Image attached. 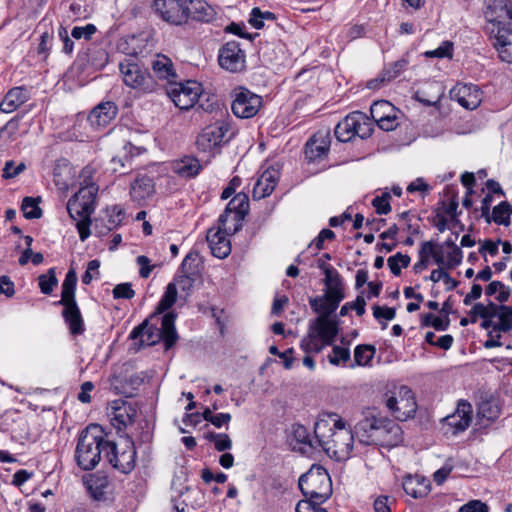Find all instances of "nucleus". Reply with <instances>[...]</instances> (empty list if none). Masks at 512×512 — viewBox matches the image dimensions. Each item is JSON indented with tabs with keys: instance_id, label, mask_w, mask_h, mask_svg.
Masks as SVG:
<instances>
[{
	"instance_id": "nucleus-22",
	"label": "nucleus",
	"mask_w": 512,
	"mask_h": 512,
	"mask_svg": "<svg viewBox=\"0 0 512 512\" xmlns=\"http://www.w3.org/2000/svg\"><path fill=\"white\" fill-rule=\"evenodd\" d=\"M154 193V180L146 174L138 175L130 185L131 200L138 206H145Z\"/></svg>"
},
{
	"instance_id": "nucleus-46",
	"label": "nucleus",
	"mask_w": 512,
	"mask_h": 512,
	"mask_svg": "<svg viewBox=\"0 0 512 512\" xmlns=\"http://www.w3.org/2000/svg\"><path fill=\"white\" fill-rule=\"evenodd\" d=\"M21 210L26 219H39L42 217L39 200L36 198L25 197L22 201Z\"/></svg>"
},
{
	"instance_id": "nucleus-37",
	"label": "nucleus",
	"mask_w": 512,
	"mask_h": 512,
	"mask_svg": "<svg viewBox=\"0 0 512 512\" xmlns=\"http://www.w3.org/2000/svg\"><path fill=\"white\" fill-rule=\"evenodd\" d=\"M400 395V404L398 413L396 414V419L400 421H405L409 418L414 417L416 413V402L414 399V395L407 386H402L399 389Z\"/></svg>"
},
{
	"instance_id": "nucleus-38",
	"label": "nucleus",
	"mask_w": 512,
	"mask_h": 512,
	"mask_svg": "<svg viewBox=\"0 0 512 512\" xmlns=\"http://www.w3.org/2000/svg\"><path fill=\"white\" fill-rule=\"evenodd\" d=\"M409 65V59L407 57H402L401 59L392 63L389 67L385 68L382 72L381 78H377L375 80H371L368 83L369 88H375L377 85L376 82H385L395 79L400 75L401 72L407 69Z\"/></svg>"
},
{
	"instance_id": "nucleus-18",
	"label": "nucleus",
	"mask_w": 512,
	"mask_h": 512,
	"mask_svg": "<svg viewBox=\"0 0 512 512\" xmlns=\"http://www.w3.org/2000/svg\"><path fill=\"white\" fill-rule=\"evenodd\" d=\"M472 405L465 399H460L457 403L454 413L446 416L443 421L452 429V434L456 435L464 432L472 421Z\"/></svg>"
},
{
	"instance_id": "nucleus-23",
	"label": "nucleus",
	"mask_w": 512,
	"mask_h": 512,
	"mask_svg": "<svg viewBox=\"0 0 512 512\" xmlns=\"http://www.w3.org/2000/svg\"><path fill=\"white\" fill-rule=\"evenodd\" d=\"M309 329L315 331L316 336L324 342V345L330 346L338 335L339 322L337 319L318 316L310 322Z\"/></svg>"
},
{
	"instance_id": "nucleus-44",
	"label": "nucleus",
	"mask_w": 512,
	"mask_h": 512,
	"mask_svg": "<svg viewBox=\"0 0 512 512\" xmlns=\"http://www.w3.org/2000/svg\"><path fill=\"white\" fill-rule=\"evenodd\" d=\"M511 215L512 205L507 201H502L493 208L490 218L491 222L493 221L498 225L509 226Z\"/></svg>"
},
{
	"instance_id": "nucleus-42",
	"label": "nucleus",
	"mask_w": 512,
	"mask_h": 512,
	"mask_svg": "<svg viewBox=\"0 0 512 512\" xmlns=\"http://www.w3.org/2000/svg\"><path fill=\"white\" fill-rule=\"evenodd\" d=\"M418 256L422 258L424 257L428 260H430V257H432L434 262L439 266H442L445 263V256L442 249L438 248V244H436L433 240L424 241L421 243Z\"/></svg>"
},
{
	"instance_id": "nucleus-1",
	"label": "nucleus",
	"mask_w": 512,
	"mask_h": 512,
	"mask_svg": "<svg viewBox=\"0 0 512 512\" xmlns=\"http://www.w3.org/2000/svg\"><path fill=\"white\" fill-rule=\"evenodd\" d=\"M316 443L336 461L349 458L355 434L336 413H322L314 425Z\"/></svg>"
},
{
	"instance_id": "nucleus-61",
	"label": "nucleus",
	"mask_w": 512,
	"mask_h": 512,
	"mask_svg": "<svg viewBox=\"0 0 512 512\" xmlns=\"http://www.w3.org/2000/svg\"><path fill=\"white\" fill-rule=\"evenodd\" d=\"M196 279H197L196 276L178 274V275H176V277L174 278V281L172 283H176L177 288H179L181 291H183L187 295H189L194 286Z\"/></svg>"
},
{
	"instance_id": "nucleus-63",
	"label": "nucleus",
	"mask_w": 512,
	"mask_h": 512,
	"mask_svg": "<svg viewBox=\"0 0 512 512\" xmlns=\"http://www.w3.org/2000/svg\"><path fill=\"white\" fill-rule=\"evenodd\" d=\"M322 503L306 499L300 500L296 505V512H328L320 506Z\"/></svg>"
},
{
	"instance_id": "nucleus-51",
	"label": "nucleus",
	"mask_w": 512,
	"mask_h": 512,
	"mask_svg": "<svg viewBox=\"0 0 512 512\" xmlns=\"http://www.w3.org/2000/svg\"><path fill=\"white\" fill-rule=\"evenodd\" d=\"M276 19V16L274 13L270 11H261L258 7H255L251 10L249 23L255 28V29H261L264 26V20H270L273 21Z\"/></svg>"
},
{
	"instance_id": "nucleus-10",
	"label": "nucleus",
	"mask_w": 512,
	"mask_h": 512,
	"mask_svg": "<svg viewBox=\"0 0 512 512\" xmlns=\"http://www.w3.org/2000/svg\"><path fill=\"white\" fill-rule=\"evenodd\" d=\"M230 124L226 120H217L202 129L196 139L197 149L201 152H210L230 141L227 136Z\"/></svg>"
},
{
	"instance_id": "nucleus-7",
	"label": "nucleus",
	"mask_w": 512,
	"mask_h": 512,
	"mask_svg": "<svg viewBox=\"0 0 512 512\" xmlns=\"http://www.w3.org/2000/svg\"><path fill=\"white\" fill-rule=\"evenodd\" d=\"M119 70L126 86L142 94H149L156 91L158 84L153 76L134 60L124 59L119 63Z\"/></svg>"
},
{
	"instance_id": "nucleus-6",
	"label": "nucleus",
	"mask_w": 512,
	"mask_h": 512,
	"mask_svg": "<svg viewBox=\"0 0 512 512\" xmlns=\"http://www.w3.org/2000/svg\"><path fill=\"white\" fill-rule=\"evenodd\" d=\"M373 126V121L366 114L354 111L338 122L334 134L340 142L351 141L356 136L366 139L371 136Z\"/></svg>"
},
{
	"instance_id": "nucleus-27",
	"label": "nucleus",
	"mask_w": 512,
	"mask_h": 512,
	"mask_svg": "<svg viewBox=\"0 0 512 512\" xmlns=\"http://www.w3.org/2000/svg\"><path fill=\"white\" fill-rule=\"evenodd\" d=\"M150 317L146 318L141 324L134 327L130 332L129 338L139 340V347L153 346L160 340V332L156 325L150 324Z\"/></svg>"
},
{
	"instance_id": "nucleus-3",
	"label": "nucleus",
	"mask_w": 512,
	"mask_h": 512,
	"mask_svg": "<svg viewBox=\"0 0 512 512\" xmlns=\"http://www.w3.org/2000/svg\"><path fill=\"white\" fill-rule=\"evenodd\" d=\"M105 435L99 425H90L85 428L78 439L75 450V460L82 470H92L105 456L106 444Z\"/></svg>"
},
{
	"instance_id": "nucleus-32",
	"label": "nucleus",
	"mask_w": 512,
	"mask_h": 512,
	"mask_svg": "<svg viewBox=\"0 0 512 512\" xmlns=\"http://www.w3.org/2000/svg\"><path fill=\"white\" fill-rule=\"evenodd\" d=\"M176 318L177 314L175 312L168 311L163 313L159 332L165 350L171 349L178 341L179 336L175 327Z\"/></svg>"
},
{
	"instance_id": "nucleus-45",
	"label": "nucleus",
	"mask_w": 512,
	"mask_h": 512,
	"mask_svg": "<svg viewBox=\"0 0 512 512\" xmlns=\"http://www.w3.org/2000/svg\"><path fill=\"white\" fill-rule=\"evenodd\" d=\"M293 439L299 443L308 446L312 449H318L320 445L316 443L315 434L311 436L308 429L301 424H294L292 426Z\"/></svg>"
},
{
	"instance_id": "nucleus-16",
	"label": "nucleus",
	"mask_w": 512,
	"mask_h": 512,
	"mask_svg": "<svg viewBox=\"0 0 512 512\" xmlns=\"http://www.w3.org/2000/svg\"><path fill=\"white\" fill-rule=\"evenodd\" d=\"M375 445L395 447L403 441V432L398 423L386 417H380Z\"/></svg>"
},
{
	"instance_id": "nucleus-56",
	"label": "nucleus",
	"mask_w": 512,
	"mask_h": 512,
	"mask_svg": "<svg viewBox=\"0 0 512 512\" xmlns=\"http://www.w3.org/2000/svg\"><path fill=\"white\" fill-rule=\"evenodd\" d=\"M395 107L386 100L376 101L371 105L370 113L373 120H377L380 117L387 116V114L393 113Z\"/></svg>"
},
{
	"instance_id": "nucleus-33",
	"label": "nucleus",
	"mask_w": 512,
	"mask_h": 512,
	"mask_svg": "<svg viewBox=\"0 0 512 512\" xmlns=\"http://www.w3.org/2000/svg\"><path fill=\"white\" fill-rule=\"evenodd\" d=\"M151 69L159 80H166L168 83H173L177 78L173 62L166 55L157 54L151 61Z\"/></svg>"
},
{
	"instance_id": "nucleus-36",
	"label": "nucleus",
	"mask_w": 512,
	"mask_h": 512,
	"mask_svg": "<svg viewBox=\"0 0 512 512\" xmlns=\"http://www.w3.org/2000/svg\"><path fill=\"white\" fill-rule=\"evenodd\" d=\"M28 100L27 90L24 87L11 88L0 102V111L6 114L16 111Z\"/></svg>"
},
{
	"instance_id": "nucleus-50",
	"label": "nucleus",
	"mask_w": 512,
	"mask_h": 512,
	"mask_svg": "<svg viewBox=\"0 0 512 512\" xmlns=\"http://www.w3.org/2000/svg\"><path fill=\"white\" fill-rule=\"evenodd\" d=\"M197 253L189 252L183 259L178 274L190 275V276H198L199 269L198 265L195 263L197 258Z\"/></svg>"
},
{
	"instance_id": "nucleus-14",
	"label": "nucleus",
	"mask_w": 512,
	"mask_h": 512,
	"mask_svg": "<svg viewBox=\"0 0 512 512\" xmlns=\"http://www.w3.org/2000/svg\"><path fill=\"white\" fill-rule=\"evenodd\" d=\"M218 63L223 69L233 73L244 70L246 54L240 43L233 40L222 45L218 52Z\"/></svg>"
},
{
	"instance_id": "nucleus-34",
	"label": "nucleus",
	"mask_w": 512,
	"mask_h": 512,
	"mask_svg": "<svg viewBox=\"0 0 512 512\" xmlns=\"http://www.w3.org/2000/svg\"><path fill=\"white\" fill-rule=\"evenodd\" d=\"M501 413L499 400L495 397H490L481 400L477 408V418L482 426H488L494 422Z\"/></svg>"
},
{
	"instance_id": "nucleus-40",
	"label": "nucleus",
	"mask_w": 512,
	"mask_h": 512,
	"mask_svg": "<svg viewBox=\"0 0 512 512\" xmlns=\"http://www.w3.org/2000/svg\"><path fill=\"white\" fill-rule=\"evenodd\" d=\"M177 300V287L176 283H169L166 286L165 292L159 300L157 307L150 318H155L168 310L175 304Z\"/></svg>"
},
{
	"instance_id": "nucleus-57",
	"label": "nucleus",
	"mask_w": 512,
	"mask_h": 512,
	"mask_svg": "<svg viewBox=\"0 0 512 512\" xmlns=\"http://www.w3.org/2000/svg\"><path fill=\"white\" fill-rule=\"evenodd\" d=\"M124 211L120 206H113L111 209H107V229L109 231L117 228L124 219Z\"/></svg>"
},
{
	"instance_id": "nucleus-41",
	"label": "nucleus",
	"mask_w": 512,
	"mask_h": 512,
	"mask_svg": "<svg viewBox=\"0 0 512 512\" xmlns=\"http://www.w3.org/2000/svg\"><path fill=\"white\" fill-rule=\"evenodd\" d=\"M77 286V274L74 269H69L61 286V299L57 303L76 301L75 291Z\"/></svg>"
},
{
	"instance_id": "nucleus-2",
	"label": "nucleus",
	"mask_w": 512,
	"mask_h": 512,
	"mask_svg": "<svg viewBox=\"0 0 512 512\" xmlns=\"http://www.w3.org/2000/svg\"><path fill=\"white\" fill-rule=\"evenodd\" d=\"M87 168L83 169L81 188L67 202V211L71 219L76 221V228L81 241H85L91 234V215L95 210V199L98 186L87 176Z\"/></svg>"
},
{
	"instance_id": "nucleus-43",
	"label": "nucleus",
	"mask_w": 512,
	"mask_h": 512,
	"mask_svg": "<svg viewBox=\"0 0 512 512\" xmlns=\"http://www.w3.org/2000/svg\"><path fill=\"white\" fill-rule=\"evenodd\" d=\"M376 349L373 345L360 344L354 349V363L350 365L351 368L355 366H369Z\"/></svg>"
},
{
	"instance_id": "nucleus-17",
	"label": "nucleus",
	"mask_w": 512,
	"mask_h": 512,
	"mask_svg": "<svg viewBox=\"0 0 512 512\" xmlns=\"http://www.w3.org/2000/svg\"><path fill=\"white\" fill-rule=\"evenodd\" d=\"M380 417L375 414L374 410L368 409L364 418L356 424L354 434L361 444L375 445V435L378 431Z\"/></svg>"
},
{
	"instance_id": "nucleus-55",
	"label": "nucleus",
	"mask_w": 512,
	"mask_h": 512,
	"mask_svg": "<svg viewBox=\"0 0 512 512\" xmlns=\"http://www.w3.org/2000/svg\"><path fill=\"white\" fill-rule=\"evenodd\" d=\"M328 360L332 365H345L350 360V350L347 347L338 345L333 346L332 354L328 356Z\"/></svg>"
},
{
	"instance_id": "nucleus-11",
	"label": "nucleus",
	"mask_w": 512,
	"mask_h": 512,
	"mask_svg": "<svg viewBox=\"0 0 512 512\" xmlns=\"http://www.w3.org/2000/svg\"><path fill=\"white\" fill-rule=\"evenodd\" d=\"M249 211V198L245 193L236 194L227 204L224 212L219 216V223L232 232L242 228V221Z\"/></svg>"
},
{
	"instance_id": "nucleus-20",
	"label": "nucleus",
	"mask_w": 512,
	"mask_h": 512,
	"mask_svg": "<svg viewBox=\"0 0 512 512\" xmlns=\"http://www.w3.org/2000/svg\"><path fill=\"white\" fill-rule=\"evenodd\" d=\"M108 415L110 416L113 427H115L118 432H121L134 422L136 410L131 403L119 399L113 401L111 411Z\"/></svg>"
},
{
	"instance_id": "nucleus-64",
	"label": "nucleus",
	"mask_w": 512,
	"mask_h": 512,
	"mask_svg": "<svg viewBox=\"0 0 512 512\" xmlns=\"http://www.w3.org/2000/svg\"><path fill=\"white\" fill-rule=\"evenodd\" d=\"M458 512H489L488 506L480 500H470L462 505Z\"/></svg>"
},
{
	"instance_id": "nucleus-4",
	"label": "nucleus",
	"mask_w": 512,
	"mask_h": 512,
	"mask_svg": "<svg viewBox=\"0 0 512 512\" xmlns=\"http://www.w3.org/2000/svg\"><path fill=\"white\" fill-rule=\"evenodd\" d=\"M306 500L325 502L332 494V483L327 470L314 464L298 481Z\"/></svg>"
},
{
	"instance_id": "nucleus-60",
	"label": "nucleus",
	"mask_w": 512,
	"mask_h": 512,
	"mask_svg": "<svg viewBox=\"0 0 512 512\" xmlns=\"http://www.w3.org/2000/svg\"><path fill=\"white\" fill-rule=\"evenodd\" d=\"M453 51V45L449 41H444L442 44L434 50L425 52L428 58H451Z\"/></svg>"
},
{
	"instance_id": "nucleus-5",
	"label": "nucleus",
	"mask_w": 512,
	"mask_h": 512,
	"mask_svg": "<svg viewBox=\"0 0 512 512\" xmlns=\"http://www.w3.org/2000/svg\"><path fill=\"white\" fill-rule=\"evenodd\" d=\"M105 448L104 457L114 469L122 474H129L134 470L137 451L131 437H120L118 442L108 440Z\"/></svg>"
},
{
	"instance_id": "nucleus-21",
	"label": "nucleus",
	"mask_w": 512,
	"mask_h": 512,
	"mask_svg": "<svg viewBox=\"0 0 512 512\" xmlns=\"http://www.w3.org/2000/svg\"><path fill=\"white\" fill-rule=\"evenodd\" d=\"M235 232L225 230L220 224V227L215 229H209L207 232L206 240L213 256L224 259L231 253L230 240L228 234H234Z\"/></svg>"
},
{
	"instance_id": "nucleus-39",
	"label": "nucleus",
	"mask_w": 512,
	"mask_h": 512,
	"mask_svg": "<svg viewBox=\"0 0 512 512\" xmlns=\"http://www.w3.org/2000/svg\"><path fill=\"white\" fill-rule=\"evenodd\" d=\"M331 301L332 300L327 296V294H323L321 296L310 298L309 305L313 312L318 314V316L330 318L331 314L334 313L340 305V303H336L333 306L331 305Z\"/></svg>"
},
{
	"instance_id": "nucleus-13",
	"label": "nucleus",
	"mask_w": 512,
	"mask_h": 512,
	"mask_svg": "<svg viewBox=\"0 0 512 512\" xmlns=\"http://www.w3.org/2000/svg\"><path fill=\"white\" fill-rule=\"evenodd\" d=\"M201 93V84L193 80L178 83L168 91L171 100L181 110L192 108L200 98Z\"/></svg>"
},
{
	"instance_id": "nucleus-49",
	"label": "nucleus",
	"mask_w": 512,
	"mask_h": 512,
	"mask_svg": "<svg viewBox=\"0 0 512 512\" xmlns=\"http://www.w3.org/2000/svg\"><path fill=\"white\" fill-rule=\"evenodd\" d=\"M410 261L409 255L398 252L388 258L387 264L391 273L395 276H399L401 275V269L408 267Z\"/></svg>"
},
{
	"instance_id": "nucleus-31",
	"label": "nucleus",
	"mask_w": 512,
	"mask_h": 512,
	"mask_svg": "<svg viewBox=\"0 0 512 512\" xmlns=\"http://www.w3.org/2000/svg\"><path fill=\"white\" fill-rule=\"evenodd\" d=\"M172 171L181 178L193 179L202 171V165L199 160L191 155H186L177 159L171 164Z\"/></svg>"
},
{
	"instance_id": "nucleus-28",
	"label": "nucleus",
	"mask_w": 512,
	"mask_h": 512,
	"mask_svg": "<svg viewBox=\"0 0 512 512\" xmlns=\"http://www.w3.org/2000/svg\"><path fill=\"white\" fill-rule=\"evenodd\" d=\"M329 149V137L316 134L305 145V158L309 163L319 162L327 157Z\"/></svg>"
},
{
	"instance_id": "nucleus-62",
	"label": "nucleus",
	"mask_w": 512,
	"mask_h": 512,
	"mask_svg": "<svg viewBox=\"0 0 512 512\" xmlns=\"http://www.w3.org/2000/svg\"><path fill=\"white\" fill-rule=\"evenodd\" d=\"M447 259L444 265L448 269H453L459 266L463 259V252L460 247L449 248L446 255Z\"/></svg>"
},
{
	"instance_id": "nucleus-48",
	"label": "nucleus",
	"mask_w": 512,
	"mask_h": 512,
	"mask_svg": "<svg viewBox=\"0 0 512 512\" xmlns=\"http://www.w3.org/2000/svg\"><path fill=\"white\" fill-rule=\"evenodd\" d=\"M57 284L58 279L54 268H50L46 274H42L38 277L40 291L45 295H50Z\"/></svg>"
},
{
	"instance_id": "nucleus-58",
	"label": "nucleus",
	"mask_w": 512,
	"mask_h": 512,
	"mask_svg": "<svg viewBox=\"0 0 512 512\" xmlns=\"http://www.w3.org/2000/svg\"><path fill=\"white\" fill-rule=\"evenodd\" d=\"M391 195L389 192H383L380 196H376L372 200V206L379 215H386L391 211L390 205Z\"/></svg>"
},
{
	"instance_id": "nucleus-54",
	"label": "nucleus",
	"mask_w": 512,
	"mask_h": 512,
	"mask_svg": "<svg viewBox=\"0 0 512 512\" xmlns=\"http://www.w3.org/2000/svg\"><path fill=\"white\" fill-rule=\"evenodd\" d=\"M206 439L214 442L215 449L219 452L232 448V441L227 434L210 432L207 434Z\"/></svg>"
},
{
	"instance_id": "nucleus-15",
	"label": "nucleus",
	"mask_w": 512,
	"mask_h": 512,
	"mask_svg": "<svg viewBox=\"0 0 512 512\" xmlns=\"http://www.w3.org/2000/svg\"><path fill=\"white\" fill-rule=\"evenodd\" d=\"M317 267L321 269L325 275L323 280L325 285L324 294L332 300L331 305L341 303L345 299L344 282L340 273L330 264L322 263L318 260Z\"/></svg>"
},
{
	"instance_id": "nucleus-53",
	"label": "nucleus",
	"mask_w": 512,
	"mask_h": 512,
	"mask_svg": "<svg viewBox=\"0 0 512 512\" xmlns=\"http://www.w3.org/2000/svg\"><path fill=\"white\" fill-rule=\"evenodd\" d=\"M366 301L362 295H358L352 302H346L340 309L339 315L344 317L348 315L350 310H355L358 316L365 314Z\"/></svg>"
},
{
	"instance_id": "nucleus-29",
	"label": "nucleus",
	"mask_w": 512,
	"mask_h": 512,
	"mask_svg": "<svg viewBox=\"0 0 512 512\" xmlns=\"http://www.w3.org/2000/svg\"><path fill=\"white\" fill-rule=\"evenodd\" d=\"M63 306L62 317L68 325L69 331L72 335H81L85 331L84 320L76 301L66 303H56Z\"/></svg>"
},
{
	"instance_id": "nucleus-12",
	"label": "nucleus",
	"mask_w": 512,
	"mask_h": 512,
	"mask_svg": "<svg viewBox=\"0 0 512 512\" xmlns=\"http://www.w3.org/2000/svg\"><path fill=\"white\" fill-rule=\"evenodd\" d=\"M152 7L170 25L181 26L188 22L187 0H154Z\"/></svg>"
},
{
	"instance_id": "nucleus-19",
	"label": "nucleus",
	"mask_w": 512,
	"mask_h": 512,
	"mask_svg": "<svg viewBox=\"0 0 512 512\" xmlns=\"http://www.w3.org/2000/svg\"><path fill=\"white\" fill-rule=\"evenodd\" d=\"M451 97L468 110L476 109L482 101V91L475 84H457L451 90Z\"/></svg>"
},
{
	"instance_id": "nucleus-52",
	"label": "nucleus",
	"mask_w": 512,
	"mask_h": 512,
	"mask_svg": "<svg viewBox=\"0 0 512 512\" xmlns=\"http://www.w3.org/2000/svg\"><path fill=\"white\" fill-rule=\"evenodd\" d=\"M499 321L494 327L495 332H509L512 330V306L505 305L498 316Z\"/></svg>"
},
{
	"instance_id": "nucleus-26",
	"label": "nucleus",
	"mask_w": 512,
	"mask_h": 512,
	"mask_svg": "<svg viewBox=\"0 0 512 512\" xmlns=\"http://www.w3.org/2000/svg\"><path fill=\"white\" fill-rule=\"evenodd\" d=\"M279 171L276 169H266L253 185L252 197L254 200H260L268 197L275 189L279 181Z\"/></svg>"
},
{
	"instance_id": "nucleus-9",
	"label": "nucleus",
	"mask_w": 512,
	"mask_h": 512,
	"mask_svg": "<svg viewBox=\"0 0 512 512\" xmlns=\"http://www.w3.org/2000/svg\"><path fill=\"white\" fill-rule=\"evenodd\" d=\"M231 97V109L237 118H253L263 106L262 97L243 86L234 88Z\"/></svg>"
},
{
	"instance_id": "nucleus-35",
	"label": "nucleus",
	"mask_w": 512,
	"mask_h": 512,
	"mask_svg": "<svg viewBox=\"0 0 512 512\" xmlns=\"http://www.w3.org/2000/svg\"><path fill=\"white\" fill-rule=\"evenodd\" d=\"M188 2V20L192 19L198 22H211L216 17V11L204 0H187Z\"/></svg>"
},
{
	"instance_id": "nucleus-59",
	"label": "nucleus",
	"mask_w": 512,
	"mask_h": 512,
	"mask_svg": "<svg viewBox=\"0 0 512 512\" xmlns=\"http://www.w3.org/2000/svg\"><path fill=\"white\" fill-rule=\"evenodd\" d=\"M431 88L432 89H436L438 94L436 96H434L433 98H427L425 97V92L423 90L421 91H417L416 94H415V99L422 103L423 105L425 106H428V107H432V106H437L441 100V96H442V91H441V85H439L438 83H434L431 85Z\"/></svg>"
},
{
	"instance_id": "nucleus-47",
	"label": "nucleus",
	"mask_w": 512,
	"mask_h": 512,
	"mask_svg": "<svg viewBox=\"0 0 512 512\" xmlns=\"http://www.w3.org/2000/svg\"><path fill=\"white\" fill-rule=\"evenodd\" d=\"M319 337L316 336L315 331H308L307 337H304L300 342L301 349L306 353H320L323 348L326 346L324 342L321 343L318 341Z\"/></svg>"
},
{
	"instance_id": "nucleus-30",
	"label": "nucleus",
	"mask_w": 512,
	"mask_h": 512,
	"mask_svg": "<svg viewBox=\"0 0 512 512\" xmlns=\"http://www.w3.org/2000/svg\"><path fill=\"white\" fill-rule=\"evenodd\" d=\"M489 38L497 50L499 58L504 62L512 63V28L500 29L499 34L489 35Z\"/></svg>"
},
{
	"instance_id": "nucleus-25",
	"label": "nucleus",
	"mask_w": 512,
	"mask_h": 512,
	"mask_svg": "<svg viewBox=\"0 0 512 512\" xmlns=\"http://www.w3.org/2000/svg\"><path fill=\"white\" fill-rule=\"evenodd\" d=\"M85 485L90 497L94 501L106 502L110 500L111 484L106 475L91 474L85 481Z\"/></svg>"
},
{
	"instance_id": "nucleus-24",
	"label": "nucleus",
	"mask_w": 512,
	"mask_h": 512,
	"mask_svg": "<svg viewBox=\"0 0 512 512\" xmlns=\"http://www.w3.org/2000/svg\"><path fill=\"white\" fill-rule=\"evenodd\" d=\"M117 113L118 107L114 102H101L89 113L88 122L95 129L104 128L115 119Z\"/></svg>"
},
{
	"instance_id": "nucleus-8",
	"label": "nucleus",
	"mask_w": 512,
	"mask_h": 512,
	"mask_svg": "<svg viewBox=\"0 0 512 512\" xmlns=\"http://www.w3.org/2000/svg\"><path fill=\"white\" fill-rule=\"evenodd\" d=\"M483 14L487 21L485 32L499 34V30L512 26V0H484Z\"/></svg>"
}]
</instances>
